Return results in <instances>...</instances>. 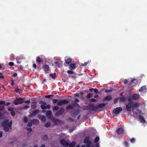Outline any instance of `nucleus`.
Returning <instances> with one entry per match:
<instances>
[{
    "label": "nucleus",
    "mask_w": 147,
    "mask_h": 147,
    "mask_svg": "<svg viewBox=\"0 0 147 147\" xmlns=\"http://www.w3.org/2000/svg\"><path fill=\"white\" fill-rule=\"evenodd\" d=\"M39 103L43 105H41L40 106L41 108L42 109H50L51 108V105L49 104L47 105V103L44 101H40L39 102Z\"/></svg>",
    "instance_id": "nucleus-1"
},
{
    "label": "nucleus",
    "mask_w": 147,
    "mask_h": 147,
    "mask_svg": "<svg viewBox=\"0 0 147 147\" xmlns=\"http://www.w3.org/2000/svg\"><path fill=\"white\" fill-rule=\"evenodd\" d=\"M90 138L89 137L86 136L85 137L84 140V142L85 144H86V147H90L92 144V142L89 140Z\"/></svg>",
    "instance_id": "nucleus-2"
},
{
    "label": "nucleus",
    "mask_w": 147,
    "mask_h": 147,
    "mask_svg": "<svg viewBox=\"0 0 147 147\" xmlns=\"http://www.w3.org/2000/svg\"><path fill=\"white\" fill-rule=\"evenodd\" d=\"M16 99H15L13 103L15 105H17L19 104L23 103L24 102V99L22 98H16Z\"/></svg>",
    "instance_id": "nucleus-3"
},
{
    "label": "nucleus",
    "mask_w": 147,
    "mask_h": 147,
    "mask_svg": "<svg viewBox=\"0 0 147 147\" xmlns=\"http://www.w3.org/2000/svg\"><path fill=\"white\" fill-rule=\"evenodd\" d=\"M65 111L64 109L63 108H60L59 110L55 113V115L57 116H59L62 115Z\"/></svg>",
    "instance_id": "nucleus-4"
},
{
    "label": "nucleus",
    "mask_w": 147,
    "mask_h": 147,
    "mask_svg": "<svg viewBox=\"0 0 147 147\" xmlns=\"http://www.w3.org/2000/svg\"><path fill=\"white\" fill-rule=\"evenodd\" d=\"M89 106V110L92 111H94L98 109V107L97 106H94V104L93 103H90L88 104Z\"/></svg>",
    "instance_id": "nucleus-5"
},
{
    "label": "nucleus",
    "mask_w": 147,
    "mask_h": 147,
    "mask_svg": "<svg viewBox=\"0 0 147 147\" xmlns=\"http://www.w3.org/2000/svg\"><path fill=\"white\" fill-rule=\"evenodd\" d=\"M68 102V100H63L58 101L57 103V105L58 106H61L62 105L67 104Z\"/></svg>",
    "instance_id": "nucleus-6"
},
{
    "label": "nucleus",
    "mask_w": 147,
    "mask_h": 147,
    "mask_svg": "<svg viewBox=\"0 0 147 147\" xmlns=\"http://www.w3.org/2000/svg\"><path fill=\"white\" fill-rule=\"evenodd\" d=\"M9 121L8 120L4 121L2 123V126L3 127L8 125L9 127H10V128H11L12 121H11L9 123Z\"/></svg>",
    "instance_id": "nucleus-7"
},
{
    "label": "nucleus",
    "mask_w": 147,
    "mask_h": 147,
    "mask_svg": "<svg viewBox=\"0 0 147 147\" xmlns=\"http://www.w3.org/2000/svg\"><path fill=\"white\" fill-rule=\"evenodd\" d=\"M122 110V108L121 107H119L116 108L115 109L113 110V113L115 114H118L120 112H121Z\"/></svg>",
    "instance_id": "nucleus-8"
},
{
    "label": "nucleus",
    "mask_w": 147,
    "mask_h": 147,
    "mask_svg": "<svg viewBox=\"0 0 147 147\" xmlns=\"http://www.w3.org/2000/svg\"><path fill=\"white\" fill-rule=\"evenodd\" d=\"M60 144L65 147H67L69 145V143L66 142L65 139L61 140L60 142Z\"/></svg>",
    "instance_id": "nucleus-9"
},
{
    "label": "nucleus",
    "mask_w": 147,
    "mask_h": 147,
    "mask_svg": "<svg viewBox=\"0 0 147 147\" xmlns=\"http://www.w3.org/2000/svg\"><path fill=\"white\" fill-rule=\"evenodd\" d=\"M42 68L46 73H47L48 71L49 70V67L47 65H44L42 66Z\"/></svg>",
    "instance_id": "nucleus-10"
},
{
    "label": "nucleus",
    "mask_w": 147,
    "mask_h": 147,
    "mask_svg": "<svg viewBox=\"0 0 147 147\" xmlns=\"http://www.w3.org/2000/svg\"><path fill=\"white\" fill-rule=\"evenodd\" d=\"M124 129L122 128H119L116 130L117 133L119 134H121L123 133Z\"/></svg>",
    "instance_id": "nucleus-11"
},
{
    "label": "nucleus",
    "mask_w": 147,
    "mask_h": 147,
    "mask_svg": "<svg viewBox=\"0 0 147 147\" xmlns=\"http://www.w3.org/2000/svg\"><path fill=\"white\" fill-rule=\"evenodd\" d=\"M76 63H71L69 65V68L70 70H73L76 68Z\"/></svg>",
    "instance_id": "nucleus-12"
},
{
    "label": "nucleus",
    "mask_w": 147,
    "mask_h": 147,
    "mask_svg": "<svg viewBox=\"0 0 147 147\" xmlns=\"http://www.w3.org/2000/svg\"><path fill=\"white\" fill-rule=\"evenodd\" d=\"M139 119L141 123H145L146 121L145 119L142 115H140L139 116Z\"/></svg>",
    "instance_id": "nucleus-13"
},
{
    "label": "nucleus",
    "mask_w": 147,
    "mask_h": 147,
    "mask_svg": "<svg viewBox=\"0 0 147 147\" xmlns=\"http://www.w3.org/2000/svg\"><path fill=\"white\" fill-rule=\"evenodd\" d=\"M131 104L129 103L126 106V108L128 111H131Z\"/></svg>",
    "instance_id": "nucleus-14"
},
{
    "label": "nucleus",
    "mask_w": 147,
    "mask_h": 147,
    "mask_svg": "<svg viewBox=\"0 0 147 147\" xmlns=\"http://www.w3.org/2000/svg\"><path fill=\"white\" fill-rule=\"evenodd\" d=\"M39 112V111L38 110H35L34 111H33L32 113L31 114V116L32 117L36 116L37 114Z\"/></svg>",
    "instance_id": "nucleus-15"
},
{
    "label": "nucleus",
    "mask_w": 147,
    "mask_h": 147,
    "mask_svg": "<svg viewBox=\"0 0 147 147\" xmlns=\"http://www.w3.org/2000/svg\"><path fill=\"white\" fill-rule=\"evenodd\" d=\"M31 122L34 125H37L39 123V121L37 119H34L31 120Z\"/></svg>",
    "instance_id": "nucleus-16"
},
{
    "label": "nucleus",
    "mask_w": 147,
    "mask_h": 147,
    "mask_svg": "<svg viewBox=\"0 0 147 147\" xmlns=\"http://www.w3.org/2000/svg\"><path fill=\"white\" fill-rule=\"evenodd\" d=\"M112 99V97L111 95H108L103 100H110Z\"/></svg>",
    "instance_id": "nucleus-17"
},
{
    "label": "nucleus",
    "mask_w": 147,
    "mask_h": 147,
    "mask_svg": "<svg viewBox=\"0 0 147 147\" xmlns=\"http://www.w3.org/2000/svg\"><path fill=\"white\" fill-rule=\"evenodd\" d=\"M107 104L105 103H100L98 104L97 106L98 109V108H102L105 107L106 105Z\"/></svg>",
    "instance_id": "nucleus-18"
},
{
    "label": "nucleus",
    "mask_w": 147,
    "mask_h": 147,
    "mask_svg": "<svg viewBox=\"0 0 147 147\" xmlns=\"http://www.w3.org/2000/svg\"><path fill=\"white\" fill-rule=\"evenodd\" d=\"M146 89V88L145 86H142L140 89V92H144L145 91V90Z\"/></svg>",
    "instance_id": "nucleus-19"
},
{
    "label": "nucleus",
    "mask_w": 147,
    "mask_h": 147,
    "mask_svg": "<svg viewBox=\"0 0 147 147\" xmlns=\"http://www.w3.org/2000/svg\"><path fill=\"white\" fill-rule=\"evenodd\" d=\"M36 62L38 63V64H40L41 62H43L42 60L39 57H36Z\"/></svg>",
    "instance_id": "nucleus-20"
},
{
    "label": "nucleus",
    "mask_w": 147,
    "mask_h": 147,
    "mask_svg": "<svg viewBox=\"0 0 147 147\" xmlns=\"http://www.w3.org/2000/svg\"><path fill=\"white\" fill-rule=\"evenodd\" d=\"M139 95L138 94H134L133 96V99L135 100H137L139 98Z\"/></svg>",
    "instance_id": "nucleus-21"
},
{
    "label": "nucleus",
    "mask_w": 147,
    "mask_h": 147,
    "mask_svg": "<svg viewBox=\"0 0 147 147\" xmlns=\"http://www.w3.org/2000/svg\"><path fill=\"white\" fill-rule=\"evenodd\" d=\"M10 127H9L8 125L3 126V129L6 132H8L9 130V128Z\"/></svg>",
    "instance_id": "nucleus-22"
},
{
    "label": "nucleus",
    "mask_w": 147,
    "mask_h": 147,
    "mask_svg": "<svg viewBox=\"0 0 147 147\" xmlns=\"http://www.w3.org/2000/svg\"><path fill=\"white\" fill-rule=\"evenodd\" d=\"M76 145V142L75 141L72 142L69 144V147H74Z\"/></svg>",
    "instance_id": "nucleus-23"
},
{
    "label": "nucleus",
    "mask_w": 147,
    "mask_h": 147,
    "mask_svg": "<svg viewBox=\"0 0 147 147\" xmlns=\"http://www.w3.org/2000/svg\"><path fill=\"white\" fill-rule=\"evenodd\" d=\"M49 76L51 77L53 79H55L56 77V74L55 73H54L53 74L51 73L49 74Z\"/></svg>",
    "instance_id": "nucleus-24"
},
{
    "label": "nucleus",
    "mask_w": 147,
    "mask_h": 147,
    "mask_svg": "<svg viewBox=\"0 0 147 147\" xmlns=\"http://www.w3.org/2000/svg\"><path fill=\"white\" fill-rule=\"evenodd\" d=\"M80 113V111L78 109H76L75 110L73 114L74 115H78Z\"/></svg>",
    "instance_id": "nucleus-25"
},
{
    "label": "nucleus",
    "mask_w": 147,
    "mask_h": 147,
    "mask_svg": "<svg viewBox=\"0 0 147 147\" xmlns=\"http://www.w3.org/2000/svg\"><path fill=\"white\" fill-rule=\"evenodd\" d=\"M72 61V59L71 58L67 59L65 61L66 63L67 64H69Z\"/></svg>",
    "instance_id": "nucleus-26"
},
{
    "label": "nucleus",
    "mask_w": 147,
    "mask_h": 147,
    "mask_svg": "<svg viewBox=\"0 0 147 147\" xmlns=\"http://www.w3.org/2000/svg\"><path fill=\"white\" fill-rule=\"evenodd\" d=\"M59 109V107L58 106H54L53 107V111L54 112L57 111Z\"/></svg>",
    "instance_id": "nucleus-27"
},
{
    "label": "nucleus",
    "mask_w": 147,
    "mask_h": 147,
    "mask_svg": "<svg viewBox=\"0 0 147 147\" xmlns=\"http://www.w3.org/2000/svg\"><path fill=\"white\" fill-rule=\"evenodd\" d=\"M52 113V112L50 110L47 111L46 113V115L48 117L50 116L51 115Z\"/></svg>",
    "instance_id": "nucleus-28"
},
{
    "label": "nucleus",
    "mask_w": 147,
    "mask_h": 147,
    "mask_svg": "<svg viewBox=\"0 0 147 147\" xmlns=\"http://www.w3.org/2000/svg\"><path fill=\"white\" fill-rule=\"evenodd\" d=\"M89 106H87V105H86V106H85L84 107H83V110H87V111H88V110H89Z\"/></svg>",
    "instance_id": "nucleus-29"
},
{
    "label": "nucleus",
    "mask_w": 147,
    "mask_h": 147,
    "mask_svg": "<svg viewBox=\"0 0 147 147\" xmlns=\"http://www.w3.org/2000/svg\"><path fill=\"white\" fill-rule=\"evenodd\" d=\"M73 108L72 105H70L67 106L66 107V109L67 110H69V109H72Z\"/></svg>",
    "instance_id": "nucleus-30"
},
{
    "label": "nucleus",
    "mask_w": 147,
    "mask_h": 147,
    "mask_svg": "<svg viewBox=\"0 0 147 147\" xmlns=\"http://www.w3.org/2000/svg\"><path fill=\"white\" fill-rule=\"evenodd\" d=\"M48 138V136L46 135H44L42 138V140H43L44 141L46 140Z\"/></svg>",
    "instance_id": "nucleus-31"
},
{
    "label": "nucleus",
    "mask_w": 147,
    "mask_h": 147,
    "mask_svg": "<svg viewBox=\"0 0 147 147\" xmlns=\"http://www.w3.org/2000/svg\"><path fill=\"white\" fill-rule=\"evenodd\" d=\"M51 123L50 122L46 123L45 125V127H49L51 125Z\"/></svg>",
    "instance_id": "nucleus-32"
},
{
    "label": "nucleus",
    "mask_w": 147,
    "mask_h": 147,
    "mask_svg": "<svg viewBox=\"0 0 147 147\" xmlns=\"http://www.w3.org/2000/svg\"><path fill=\"white\" fill-rule=\"evenodd\" d=\"M5 114L2 113H0V119H3L4 117Z\"/></svg>",
    "instance_id": "nucleus-33"
},
{
    "label": "nucleus",
    "mask_w": 147,
    "mask_h": 147,
    "mask_svg": "<svg viewBox=\"0 0 147 147\" xmlns=\"http://www.w3.org/2000/svg\"><path fill=\"white\" fill-rule=\"evenodd\" d=\"M67 72L68 74H74V72L73 71L71 70H68L67 71Z\"/></svg>",
    "instance_id": "nucleus-34"
},
{
    "label": "nucleus",
    "mask_w": 147,
    "mask_h": 147,
    "mask_svg": "<svg viewBox=\"0 0 147 147\" xmlns=\"http://www.w3.org/2000/svg\"><path fill=\"white\" fill-rule=\"evenodd\" d=\"M125 98L124 96H122L120 98V101L121 102H123L125 101Z\"/></svg>",
    "instance_id": "nucleus-35"
},
{
    "label": "nucleus",
    "mask_w": 147,
    "mask_h": 147,
    "mask_svg": "<svg viewBox=\"0 0 147 147\" xmlns=\"http://www.w3.org/2000/svg\"><path fill=\"white\" fill-rule=\"evenodd\" d=\"M139 106V105L138 104L136 103H135L132 105V107L133 108H135V107H138Z\"/></svg>",
    "instance_id": "nucleus-36"
},
{
    "label": "nucleus",
    "mask_w": 147,
    "mask_h": 147,
    "mask_svg": "<svg viewBox=\"0 0 147 147\" xmlns=\"http://www.w3.org/2000/svg\"><path fill=\"white\" fill-rule=\"evenodd\" d=\"M93 94H92L89 93L86 96V98H90L92 96Z\"/></svg>",
    "instance_id": "nucleus-37"
},
{
    "label": "nucleus",
    "mask_w": 147,
    "mask_h": 147,
    "mask_svg": "<svg viewBox=\"0 0 147 147\" xmlns=\"http://www.w3.org/2000/svg\"><path fill=\"white\" fill-rule=\"evenodd\" d=\"M99 140V137L98 136H97L94 139V141L95 142L97 143L98 142Z\"/></svg>",
    "instance_id": "nucleus-38"
},
{
    "label": "nucleus",
    "mask_w": 147,
    "mask_h": 147,
    "mask_svg": "<svg viewBox=\"0 0 147 147\" xmlns=\"http://www.w3.org/2000/svg\"><path fill=\"white\" fill-rule=\"evenodd\" d=\"M36 107V106L35 104L32 105H31V108L32 109H34Z\"/></svg>",
    "instance_id": "nucleus-39"
},
{
    "label": "nucleus",
    "mask_w": 147,
    "mask_h": 147,
    "mask_svg": "<svg viewBox=\"0 0 147 147\" xmlns=\"http://www.w3.org/2000/svg\"><path fill=\"white\" fill-rule=\"evenodd\" d=\"M55 64L58 67H59V62L58 61H55Z\"/></svg>",
    "instance_id": "nucleus-40"
},
{
    "label": "nucleus",
    "mask_w": 147,
    "mask_h": 147,
    "mask_svg": "<svg viewBox=\"0 0 147 147\" xmlns=\"http://www.w3.org/2000/svg\"><path fill=\"white\" fill-rule=\"evenodd\" d=\"M124 144L125 146V147H129V144L127 142L125 141L124 142Z\"/></svg>",
    "instance_id": "nucleus-41"
},
{
    "label": "nucleus",
    "mask_w": 147,
    "mask_h": 147,
    "mask_svg": "<svg viewBox=\"0 0 147 147\" xmlns=\"http://www.w3.org/2000/svg\"><path fill=\"white\" fill-rule=\"evenodd\" d=\"M135 139L134 138H132L130 140V141L131 143H134L135 142Z\"/></svg>",
    "instance_id": "nucleus-42"
},
{
    "label": "nucleus",
    "mask_w": 147,
    "mask_h": 147,
    "mask_svg": "<svg viewBox=\"0 0 147 147\" xmlns=\"http://www.w3.org/2000/svg\"><path fill=\"white\" fill-rule=\"evenodd\" d=\"M88 62H85L84 63H80V65L81 66H86V65L88 63Z\"/></svg>",
    "instance_id": "nucleus-43"
},
{
    "label": "nucleus",
    "mask_w": 147,
    "mask_h": 147,
    "mask_svg": "<svg viewBox=\"0 0 147 147\" xmlns=\"http://www.w3.org/2000/svg\"><path fill=\"white\" fill-rule=\"evenodd\" d=\"M10 113L11 115L13 116H14L16 114L15 112L13 110L11 111V112H10Z\"/></svg>",
    "instance_id": "nucleus-44"
},
{
    "label": "nucleus",
    "mask_w": 147,
    "mask_h": 147,
    "mask_svg": "<svg viewBox=\"0 0 147 147\" xmlns=\"http://www.w3.org/2000/svg\"><path fill=\"white\" fill-rule=\"evenodd\" d=\"M28 121V118L26 117H25L24 118L23 121L24 123H26Z\"/></svg>",
    "instance_id": "nucleus-45"
},
{
    "label": "nucleus",
    "mask_w": 147,
    "mask_h": 147,
    "mask_svg": "<svg viewBox=\"0 0 147 147\" xmlns=\"http://www.w3.org/2000/svg\"><path fill=\"white\" fill-rule=\"evenodd\" d=\"M6 111V110L5 109V107L4 106H2L1 108H0V111Z\"/></svg>",
    "instance_id": "nucleus-46"
},
{
    "label": "nucleus",
    "mask_w": 147,
    "mask_h": 147,
    "mask_svg": "<svg viewBox=\"0 0 147 147\" xmlns=\"http://www.w3.org/2000/svg\"><path fill=\"white\" fill-rule=\"evenodd\" d=\"M137 111H138L140 114H141L142 115H144L143 113L142 112V111L141 110L137 109Z\"/></svg>",
    "instance_id": "nucleus-47"
},
{
    "label": "nucleus",
    "mask_w": 147,
    "mask_h": 147,
    "mask_svg": "<svg viewBox=\"0 0 147 147\" xmlns=\"http://www.w3.org/2000/svg\"><path fill=\"white\" fill-rule=\"evenodd\" d=\"M128 100L129 101V103L131 104L133 103V102L132 101V100L131 98H129L128 99Z\"/></svg>",
    "instance_id": "nucleus-48"
},
{
    "label": "nucleus",
    "mask_w": 147,
    "mask_h": 147,
    "mask_svg": "<svg viewBox=\"0 0 147 147\" xmlns=\"http://www.w3.org/2000/svg\"><path fill=\"white\" fill-rule=\"evenodd\" d=\"M135 80H136L135 79H133L132 80L131 83H129V85L130 86L133 84L134 83V82Z\"/></svg>",
    "instance_id": "nucleus-49"
},
{
    "label": "nucleus",
    "mask_w": 147,
    "mask_h": 147,
    "mask_svg": "<svg viewBox=\"0 0 147 147\" xmlns=\"http://www.w3.org/2000/svg\"><path fill=\"white\" fill-rule=\"evenodd\" d=\"M20 89L18 88H16L15 90V92L16 93H19Z\"/></svg>",
    "instance_id": "nucleus-50"
},
{
    "label": "nucleus",
    "mask_w": 147,
    "mask_h": 147,
    "mask_svg": "<svg viewBox=\"0 0 147 147\" xmlns=\"http://www.w3.org/2000/svg\"><path fill=\"white\" fill-rule=\"evenodd\" d=\"M5 102L4 101L1 100L0 101V105H4Z\"/></svg>",
    "instance_id": "nucleus-51"
},
{
    "label": "nucleus",
    "mask_w": 147,
    "mask_h": 147,
    "mask_svg": "<svg viewBox=\"0 0 147 147\" xmlns=\"http://www.w3.org/2000/svg\"><path fill=\"white\" fill-rule=\"evenodd\" d=\"M32 123L31 122H29L27 125L28 127H31L32 125Z\"/></svg>",
    "instance_id": "nucleus-52"
},
{
    "label": "nucleus",
    "mask_w": 147,
    "mask_h": 147,
    "mask_svg": "<svg viewBox=\"0 0 147 147\" xmlns=\"http://www.w3.org/2000/svg\"><path fill=\"white\" fill-rule=\"evenodd\" d=\"M93 90V91L96 94L98 92V90L97 89L94 88Z\"/></svg>",
    "instance_id": "nucleus-53"
},
{
    "label": "nucleus",
    "mask_w": 147,
    "mask_h": 147,
    "mask_svg": "<svg viewBox=\"0 0 147 147\" xmlns=\"http://www.w3.org/2000/svg\"><path fill=\"white\" fill-rule=\"evenodd\" d=\"M58 100L57 99H53V104L55 103Z\"/></svg>",
    "instance_id": "nucleus-54"
},
{
    "label": "nucleus",
    "mask_w": 147,
    "mask_h": 147,
    "mask_svg": "<svg viewBox=\"0 0 147 147\" xmlns=\"http://www.w3.org/2000/svg\"><path fill=\"white\" fill-rule=\"evenodd\" d=\"M14 64L13 62H10L9 63V65L10 66H13L14 65Z\"/></svg>",
    "instance_id": "nucleus-55"
},
{
    "label": "nucleus",
    "mask_w": 147,
    "mask_h": 147,
    "mask_svg": "<svg viewBox=\"0 0 147 147\" xmlns=\"http://www.w3.org/2000/svg\"><path fill=\"white\" fill-rule=\"evenodd\" d=\"M41 120L42 121H45L46 120L45 117L44 116H42L41 118Z\"/></svg>",
    "instance_id": "nucleus-56"
},
{
    "label": "nucleus",
    "mask_w": 147,
    "mask_h": 147,
    "mask_svg": "<svg viewBox=\"0 0 147 147\" xmlns=\"http://www.w3.org/2000/svg\"><path fill=\"white\" fill-rule=\"evenodd\" d=\"M53 95H46L45 96V97L46 98H50L51 96H53Z\"/></svg>",
    "instance_id": "nucleus-57"
},
{
    "label": "nucleus",
    "mask_w": 147,
    "mask_h": 147,
    "mask_svg": "<svg viewBox=\"0 0 147 147\" xmlns=\"http://www.w3.org/2000/svg\"><path fill=\"white\" fill-rule=\"evenodd\" d=\"M96 101V100L94 98H92L90 100L91 102H94Z\"/></svg>",
    "instance_id": "nucleus-58"
},
{
    "label": "nucleus",
    "mask_w": 147,
    "mask_h": 147,
    "mask_svg": "<svg viewBox=\"0 0 147 147\" xmlns=\"http://www.w3.org/2000/svg\"><path fill=\"white\" fill-rule=\"evenodd\" d=\"M24 109H28L29 108V107L28 105H26L24 107Z\"/></svg>",
    "instance_id": "nucleus-59"
},
{
    "label": "nucleus",
    "mask_w": 147,
    "mask_h": 147,
    "mask_svg": "<svg viewBox=\"0 0 147 147\" xmlns=\"http://www.w3.org/2000/svg\"><path fill=\"white\" fill-rule=\"evenodd\" d=\"M128 82V80L127 79H125L124 81V83L125 84H127V83Z\"/></svg>",
    "instance_id": "nucleus-60"
},
{
    "label": "nucleus",
    "mask_w": 147,
    "mask_h": 147,
    "mask_svg": "<svg viewBox=\"0 0 147 147\" xmlns=\"http://www.w3.org/2000/svg\"><path fill=\"white\" fill-rule=\"evenodd\" d=\"M17 76V74L16 73H14L13 75H12V76L13 77H15Z\"/></svg>",
    "instance_id": "nucleus-61"
},
{
    "label": "nucleus",
    "mask_w": 147,
    "mask_h": 147,
    "mask_svg": "<svg viewBox=\"0 0 147 147\" xmlns=\"http://www.w3.org/2000/svg\"><path fill=\"white\" fill-rule=\"evenodd\" d=\"M11 85L12 86H13L14 85V82L13 80H12L11 81Z\"/></svg>",
    "instance_id": "nucleus-62"
},
{
    "label": "nucleus",
    "mask_w": 147,
    "mask_h": 147,
    "mask_svg": "<svg viewBox=\"0 0 147 147\" xmlns=\"http://www.w3.org/2000/svg\"><path fill=\"white\" fill-rule=\"evenodd\" d=\"M118 101V99H117L116 98L115 99L114 101V102L115 104H116Z\"/></svg>",
    "instance_id": "nucleus-63"
},
{
    "label": "nucleus",
    "mask_w": 147,
    "mask_h": 147,
    "mask_svg": "<svg viewBox=\"0 0 147 147\" xmlns=\"http://www.w3.org/2000/svg\"><path fill=\"white\" fill-rule=\"evenodd\" d=\"M30 100H26L25 101V102L26 103H30Z\"/></svg>",
    "instance_id": "nucleus-64"
}]
</instances>
